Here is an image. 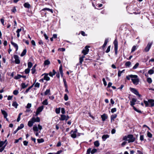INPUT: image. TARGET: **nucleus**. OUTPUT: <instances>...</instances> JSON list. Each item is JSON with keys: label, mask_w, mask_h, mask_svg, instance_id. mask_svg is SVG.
<instances>
[{"label": "nucleus", "mask_w": 154, "mask_h": 154, "mask_svg": "<svg viewBox=\"0 0 154 154\" xmlns=\"http://www.w3.org/2000/svg\"><path fill=\"white\" fill-rule=\"evenodd\" d=\"M123 140H127L128 143L133 142L135 140V138L134 137L132 134L128 135V136H124L123 138Z\"/></svg>", "instance_id": "1"}, {"label": "nucleus", "mask_w": 154, "mask_h": 154, "mask_svg": "<svg viewBox=\"0 0 154 154\" xmlns=\"http://www.w3.org/2000/svg\"><path fill=\"white\" fill-rule=\"evenodd\" d=\"M130 76L133 83L135 85H137L139 82V79L138 78V76L136 75H131Z\"/></svg>", "instance_id": "2"}, {"label": "nucleus", "mask_w": 154, "mask_h": 154, "mask_svg": "<svg viewBox=\"0 0 154 154\" xmlns=\"http://www.w3.org/2000/svg\"><path fill=\"white\" fill-rule=\"evenodd\" d=\"M144 103L146 107L150 106L152 107L154 106V100L149 99L148 101L144 100Z\"/></svg>", "instance_id": "3"}, {"label": "nucleus", "mask_w": 154, "mask_h": 154, "mask_svg": "<svg viewBox=\"0 0 154 154\" xmlns=\"http://www.w3.org/2000/svg\"><path fill=\"white\" fill-rule=\"evenodd\" d=\"M77 130L76 129H75L74 131L72 130L71 131V137L74 138H75L76 137V133H77Z\"/></svg>", "instance_id": "4"}, {"label": "nucleus", "mask_w": 154, "mask_h": 154, "mask_svg": "<svg viewBox=\"0 0 154 154\" xmlns=\"http://www.w3.org/2000/svg\"><path fill=\"white\" fill-rule=\"evenodd\" d=\"M152 42H149L148 45H147L146 47L144 49V51L146 52H147L149 51V50L152 45Z\"/></svg>", "instance_id": "5"}, {"label": "nucleus", "mask_w": 154, "mask_h": 154, "mask_svg": "<svg viewBox=\"0 0 154 154\" xmlns=\"http://www.w3.org/2000/svg\"><path fill=\"white\" fill-rule=\"evenodd\" d=\"M89 47H90L89 46H86L85 47V49L82 50V53L84 55H86V54H88V53L89 51V49H88V48Z\"/></svg>", "instance_id": "6"}, {"label": "nucleus", "mask_w": 154, "mask_h": 154, "mask_svg": "<svg viewBox=\"0 0 154 154\" xmlns=\"http://www.w3.org/2000/svg\"><path fill=\"white\" fill-rule=\"evenodd\" d=\"M130 91L133 93H134L135 94L139 96V97H140L141 95L139 94L138 92L135 89L133 88H130Z\"/></svg>", "instance_id": "7"}, {"label": "nucleus", "mask_w": 154, "mask_h": 154, "mask_svg": "<svg viewBox=\"0 0 154 154\" xmlns=\"http://www.w3.org/2000/svg\"><path fill=\"white\" fill-rule=\"evenodd\" d=\"M14 58L15 59V62L16 64H19L20 63V60L19 59V57L17 55H14Z\"/></svg>", "instance_id": "8"}, {"label": "nucleus", "mask_w": 154, "mask_h": 154, "mask_svg": "<svg viewBox=\"0 0 154 154\" xmlns=\"http://www.w3.org/2000/svg\"><path fill=\"white\" fill-rule=\"evenodd\" d=\"M114 50H117L118 48V42L116 39H115L114 42Z\"/></svg>", "instance_id": "9"}, {"label": "nucleus", "mask_w": 154, "mask_h": 154, "mask_svg": "<svg viewBox=\"0 0 154 154\" xmlns=\"http://www.w3.org/2000/svg\"><path fill=\"white\" fill-rule=\"evenodd\" d=\"M101 118L103 121H105L106 119L107 118V116L106 114H103L101 116Z\"/></svg>", "instance_id": "10"}, {"label": "nucleus", "mask_w": 154, "mask_h": 154, "mask_svg": "<svg viewBox=\"0 0 154 154\" xmlns=\"http://www.w3.org/2000/svg\"><path fill=\"white\" fill-rule=\"evenodd\" d=\"M136 101V100L135 98H133L131 101H130L131 105L133 107Z\"/></svg>", "instance_id": "11"}, {"label": "nucleus", "mask_w": 154, "mask_h": 154, "mask_svg": "<svg viewBox=\"0 0 154 154\" xmlns=\"http://www.w3.org/2000/svg\"><path fill=\"white\" fill-rule=\"evenodd\" d=\"M50 11L51 13H53V10L52 9H50L48 8H45L41 10V11Z\"/></svg>", "instance_id": "12"}, {"label": "nucleus", "mask_w": 154, "mask_h": 154, "mask_svg": "<svg viewBox=\"0 0 154 154\" xmlns=\"http://www.w3.org/2000/svg\"><path fill=\"white\" fill-rule=\"evenodd\" d=\"M11 44L16 48V51H17L18 48L17 45L12 41L11 42Z\"/></svg>", "instance_id": "13"}, {"label": "nucleus", "mask_w": 154, "mask_h": 154, "mask_svg": "<svg viewBox=\"0 0 154 154\" xmlns=\"http://www.w3.org/2000/svg\"><path fill=\"white\" fill-rule=\"evenodd\" d=\"M44 79L48 81L50 80V78L49 76H48V74H45V75L44 77Z\"/></svg>", "instance_id": "14"}, {"label": "nucleus", "mask_w": 154, "mask_h": 154, "mask_svg": "<svg viewBox=\"0 0 154 154\" xmlns=\"http://www.w3.org/2000/svg\"><path fill=\"white\" fill-rule=\"evenodd\" d=\"M1 112L2 114L4 115V117L6 118L7 116V114L6 112L4 110H1Z\"/></svg>", "instance_id": "15"}, {"label": "nucleus", "mask_w": 154, "mask_h": 154, "mask_svg": "<svg viewBox=\"0 0 154 154\" xmlns=\"http://www.w3.org/2000/svg\"><path fill=\"white\" fill-rule=\"evenodd\" d=\"M109 137V135L108 134L103 135L102 137V139L103 141H105Z\"/></svg>", "instance_id": "16"}, {"label": "nucleus", "mask_w": 154, "mask_h": 154, "mask_svg": "<svg viewBox=\"0 0 154 154\" xmlns=\"http://www.w3.org/2000/svg\"><path fill=\"white\" fill-rule=\"evenodd\" d=\"M56 73V72L54 69L53 70L52 72H50L49 73V75L51 77H53V76Z\"/></svg>", "instance_id": "17"}, {"label": "nucleus", "mask_w": 154, "mask_h": 154, "mask_svg": "<svg viewBox=\"0 0 154 154\" xmlns=\"http://www.w3.org/2000/svg\"><path fill=\"white\" fill-rule=\"evenodd\" d=\"M44 108L43 106H42L39 107L37 109V111L38 112H40L42 111Z\"/></svg>", "instance_id": "18"}, {"label": "nucleus", "mask_w": 154, "mask_h": 154, "mask_svg": "<svg viewBox=\"0 0 154 154\" xmlns=\"http://www.w3.org/2000/svg\"><path fill=\"white\" fill-rule=\"evenodd\" d=\"M59 71H60V74H61V76L62 77H63V73L62 67V66L61 65L60 66V67Z\"/></svg>", "instance_id": "19"}, {"label": "nucleus", "mask_w": 154, "mask_h": 154, "mask_svg": "<svg viewBox=\"0 0 154 154\" xmlns=\"http://www.w3.org/2000/svg\"><path fill=\"white\" fill-rule=\"evenodd\" d=\"M66 116L65 115H61L60 120H66Z\"/></svg>", "instance_id": "20"}, {"label": "nucleus", "mask_w": 154, "mask_h": 154, "mask_svg": "<svg viewBox=\"0 0 154 154\" xmlns=\"http://www.w3.org/2000/svg\"><path fill=\"white\" fill-rule=\"evenodd\" d=\"M22 29H18L16 31V32L17 33V36L18 38H19L20 36V32L21 31Z\"/></svg>", "instance_id": "21"}, {"label": "nucleus", "mask_w": 154, "mask_h": 154, "mask_svg": "<svg viewBox=\"0 0 154 154\" xmlns=\"http://www.w3.org/2000/svg\"><path fill=\"white\" fill-rule=\"evenodd\" d=\"M108 42V41L107 40H106L105 41L104 44H103V45L102 46V48L104 49L105 47L106 46V45H107V43Z\"/></svg>", "instance_id": "22"}, {"label": "nucleus", "mask_w": 154, "mask_h": 154, "mask_svg": "<svg viewBox=\"0 0 154 154\" xmlns=\"http://www.w3.org/2000/svg\"><path fill=\"white\" fill-rule=\"evenodd\" d=\"M26 53V49H24L23 51L22 52V53L21 54V56L23 57L24 55H25Z\"/></svg>", "instance_id": "23"}, {"label": "nucleus", "mask_w": 154, "mask_h": 154, "mask_svg": "<svg viewBox=\"0 0 154 154\" xmlns=\"http://www.w3.org/2000/svg\"><path fill=\"white\" fill-rule=\"evenodd\" d=\"M33 124V123L31 120L28 122V125L29 127H31L32 126Z\"/></svg>", "instance_id": "24"}, {"label": "nucleus", "mask_w": 154, "mask_h": 154, "mask_svg": "<svg viewBox=\"0 0 154 154\" xmlns=\"http://www.w3.org/2000/svg\"><path fill=\"white\" fill-rule=\"evenodd\" d=\"M24 6L25 8H29L30 5L28 3H25L24 4Z\"/></svg>", "instance_id": "25"}, {"label": "nucleus", "mask_w": 154, "mask_h": 154, "mask_svg": "<svg viewBox=\"0 0 154 154\" xmlns=\"http://www.w3.org/2000/svg\"><path fill=\"white\" fill-rule=\"evenodd\" d=\"M117 117V115L116 114H114L113 115H112L111 116V120L112 121V120H114V119H115Z\"/></svg>", "instance_id": "26"}, {"label": "nucleus", "mask_w": 154, "mask_h": 154, "mask_svg": "<svg viewBox=\"0 0 154 154\" xmlns=\"http://www.w3.org/2000/svg\"><path fill=\"white\" fill-rule=\"evenodd\" d=\"M12 105L13 106L17 108L18 104L16 102H13Z\"/></svg>", "instance_id": "27"}, {"label": "nucleus", "mask_w": 154, "mask_h": 154, "mask_svg": "<svg viewBox=\"0 0 154 154\" xmlns=\"http://www.w3.org/2000/svg\"><path fill=\"white\" fill-rule=\"evenodd\" d=\"M94 145L96 147H98L99 146L100 143L98 141H96L94 142Z\"/></svg>", "instance_id": "28"}, {"label": "nucleus", "mask_w": 154, "mask_h": 154, "mask_svg": "<svg viewBox=\"0 0 154 154\" xmlns=\"http://www.w3.org/2000/svg\"><path fill=\"white\" fill-rule=\"evenodd\" d=\"M21 77V75H20L18 74L17 76L14 77V79H20Z\"/></svg>", "instance_id": "29"}, {"label": "nucleus", "mask_w": 154, "mask_h": 154, "mask_svg": "<svg viewBox=\"0 0 154 154\" xmlns=\"http://www.w3.org/2000/svg\"><path fill=\"white\" fill-rule=\"evenodd\" d=\"M24 125L23 124H21L20 125V126H18L17 128L18 130H19L22 129L24 127Z\"/></svg>", "instance_id": "30"}, {"label": "nucleus", "mask_w": 154, "mask_h": 154, "mask_svg": "<svg viewBox=\"0 0 154 154\" xmlns=\"http://www.w3.org/2000/svg\"><path fill=\"white\" fill-rule=\"evenodd\" d=\"M125 71V69L123 70L122 71H121L120 70L119 71L118 73V75L119 77H120L121 75V74L123 73L124 71Z\"/></svg>", "instance_id": "31"}, {"label": "nucleus", "mask_w": 154, "mask_h": 154, "mask_svg": "<svg viewBox=\"0 0 154 154\" xmlns=\"http://www.w3.org/2000/svg\"><path fill=\"white\" fill-rule=\"evenodd\" d=\"M32 66V63L31 62H29L28 63V68L30 69Z\"/></svg>", "instance_id": "32"}, {"label": "nucleus", "mask_w": 154, "mask_h": 154, "mask_svg": "<svg viewBox=\"0 0 154 154\" xmlns=\"http://www.w3.org/2000/svg\"><path fill=\"white\" fill-rule=\"evenodd\" d=\"M38 142L39 143H43L44 141V140L42 138H41L40 139H37Z\"/></svg>", "instance_id": "33"}, {"label": "nucleus", "mask_w": 154, "mask_h": 154, "mask_svg": "<svg viewBox=\"0 0 154 154\" xmlns=\"http://www.w3.org/2000/svg\"><path fill=\"white\" fill-rule=\"evenodd\" d=\"M63 81L64 82V85L65 87H66L67 86V85L66 82V80L65 79L63 78Z\"/></svg>", "instance_id": "34"}, {"label": "nucleus", "mask_w": 154, "mask_h": 154, "mask_svg": "<svg viewBox=\"0 0 154 154\" xmlns=\"http://www.w3.org/2000/svg\"><path fill=\"white\" fill-rule=\"evenodd\" d=\"M21 86L22 88H24L27 87V85H26L25 83H22L21 84Z\"/></svg>", "instance_id": "35"}, {"label": "nucleus", "mask_w": 154, "mask_h": 154, "mask_svg": "<svg viewBox=\"0 0 154 154\" xmlns=\"http://www.w3.org/2000/svg\"><path fill=\"white\" fill-rule=\"evenodd\" d=\"M154 72V71L152 69H150L148 71V73L150 75L153 74Z\"/></svg>", "instance_id": "36"}, {"label": "nucleus", "mask_w": 154, "mask_h": 154, "mask_svg": "<svg viewBox=\"0 0 154 154\" xmlns=\"http://www.w3.org/2000/svg\"><path fill=\"white\" fill-rule=\"evenodd\" d=\"M50 89H47V90L45 92V95H47L48 94H50Z\"/></svg>", "instance_id": "37"}, {"label": "nucleus", "mask_w": 154, "mask_h": 154, "mask_svg": "<svg viewBox=\"0 0 154 154\" xmlns=\"http://www.w3.org/2000/svg\"><path fill=\"white\" fill-rule=\"evenodd\" d=\"M147 82L149 84L151 83L152 82V79L150 78H148L147 79Z\"/></svg>", "instance_id": "38"}, {"label": "nucleus", "mask_w": 154, "mask_h": 154, "mask_svg": "<svg viewBox=\"0 0 154 154\" xmlns=\"http://www.w3.org/2000/svg\"><path fill=\"white\" fill-rule=\"evenodd\" d=\"M60 108H57L55 109L56 112L57 114H59L60 112Z\"/></svg>", "instance_id": "39"}, {"label": "nucleus", "mask_w": 154, "mask_h": 154, "mask_svg": "<svg viewBox=\"0 0 154 154\" xmlns=\"http://www.w3.org/2000/svg\"><path fill=\"white\" fill-rule=\"evenodd\" d=\"M139 65V63H137L135 65L133 66V69H135L137 68Z\"/></svg>", "instance_id": "40"}, {"label": "nucleus", "mask_w": 154, "mask_h": 154, "mask_svg": "<svg viewBox=\"0 0 154 154\" xmlns=\"http://www.w3.org/2000/svg\"><path fill=\"white\" fill-rule=\"evenodd\" d=\"M30 72V69L28 68L26 69L25 70V73L26 74H28Z\"/></svg>", "instance_id": "41"}, {"label": "nucleus", "mask_w": 154, "mask_h": 154, "mask_svg": "<svg viewBox=\"0 0 154 154\" xmlns=\"http://www.w3.org/2000/svg\"><path fill=\"white\" fill-rule=\"evenodd\" d=\"M42 103L44 105H47L48 104V103L47 100V99L45 100Z\"/></svg>", "instance_id": "42"}, {"label": "nucleus", "mask_w": 154, "mask_h": 154, "mask_svg": "<svg viewBox=\"0 0 154 154\" xmlns=\"http://www.w3.org/2000/svg\"><path fill=\"white\" fill-rule=\"evenodd\" d=\"M64 100L66 101L68 99V97L66 94H64Z\"/></svg>", "instance_id": "43"}, {"label": "nucleus", "mask_w": 154, "mask_h": 154, "mask_svg": "<svg viewBox=\"0 0 154 154\" xmlns=\"http://www.w3.org/2000/svg\"><path fill=\"white\" fill-rule=\"evenodd\" d=\"M131 65V63L130 61H128L125 63L126 66H129Z\"/></svg>", "instance_id": "44"}, {"label": "nucleus", "mask_w": 154, "mask_h": 154, "mask_svg": "<svg viewBox=\"0 0 154 154\" xmlns=\"http://www.w3.org/2000/svg\"><path fill=\"white\" fill-rule=\"evenodd\" d=\"M33 130L34 131H38V127L36 126H34L33 128Z\"/></svg>", "instance_id": "45"}, {"label": "nucleus", "mask_w": 154, "mask_h": 154, "mask_svg": "<svg viewBox=\"0 0 154 154\" xmlns=\"http://www.w3.org/2000/svg\"><path fill=\"white\" fill-rule=\"evenodd\" d=\"M136 46H134L132 48L131 52H134L136 50Z\"/></svg>", "instance_id": "46"}, {"label": "nucleus", "mask_w": 154, "mask_h": 154, "mask_svg": "<svg viewBox=\"0 0 154 154\" xmlns=\"http://www.w3.org/2000/svg\"><path fill=\"white\" fill-rule=\"evenodd\" d=\"M147 136L149 137L150 138H151L152 137V134L149 131L147 132Z\"/></svg>", "instance_id": "47"}, {"label": "nucleus", "mask_w": 154, "mask_h": 154, "mask_svg": "<svg viewBox=\"0 0 154 154\" xmlns=\"http://www.w3.org/2000/svg\"><path fill=\"white\" fill-rule=\"evenodd\" d=\"M50 63V62L48 60H46L44 62V64L45 65H48Z\"/></svg>", "instance_id": "48"}, {"label": "nucleus", "mask_w": 154, "mask_h": 154, "mask_svg": "<svg viewBox=\"0 0 154 154\" xmlns=\"http://www.w3.org/2000/svg\"><path fill=\"white\" fill-rule=\"evenodd\" d=\"M133 109L136 112H137L139 113H141V111L140 110H138L137 109L135 106H133Z\"/></svg>", "instance_id": "49"}, {"label": "nucleus", "mask_w": 154, "mask_h": 154, "mask_svg": "<svg viewBox=\"0 0 154 154\" xmlns=\"http://www.w3.org/2000/svg\"><path fill=\"white\" fill-rule=\"evenodd\" d=\"M103 81V83L104 85L105 86H106L107 85V83L105 81V78H103L102 79Z\"/></svg>", "instance_id": "50"}, {"label": "nucleus", "mask_w": 154, "mask_h": 154, "mask_svg": "<svg viewBox=\"0 0 154 154\" xmlns=\"http://www.w3.org/2000/svg\"><path fill=\"white\" fill-rule=\"evenodd\" d=\"M97 151V149H93L91 150V154H94V153L96 152Z\"/></svg>", "instance_id": "51"}, {"label": "nucleus", "mask_w": 154, "mask_h": 154, "mask_svg": "<svg viewBox=\"0 0 154 154\" xmlns=\"http://www.w3.org/2000/svg\"><path fill=\"white\" fill-rule=\"evenodd\" d=\"M110 46H109L108 48H107V49H106V53H108V52H109L110 51Z\"/></svg>", "instance_id": "52"}, {"label": "nucleus", "mask_w": 154, "mask_h": 154, "mask_svg": "<svg viewBox=\"0 0 154 154\" xmlns=\"http://www.w3.org/2000/svg\"><path fill=\"white\" fill-rule=\"evenodd\" d=\"M40 86V83L38 82L36 83L35 85V87L36 88H39Z\"/></svg>", "instance_id": "53"}, {"label": "nucleus", "mask_w": 154, "mask_h": 154, "mask_svg": "<svg viewBox=\"0 0 154 154\" xmlns=\"http://www.w3.org/2000/svg\"><path fill=\"white\" fill-rule=\"evenodd\" d=\"M31 71H32V74H33L35 73V72L36 71V70H35V69L34 67H32V69H31Z\"/></svg>", "instance_id": "54"}, {"label": "nucleus", "mask_w": 154, "mask_h": 154, "mask_svg": "<svg viewBox=\"0 0 154 154\" xmlns=\"http://www.w3.org/2000/svg\"><path fill=\"white\" fill-rule=\"evenodd\" d=\"M18 93V91L17 90H15L14 91L13 93L14 95H17Z\"/></svg>", "instance_id": "55"}, {"label": "nucleus", "mask_w": 154, "mask_h": 154, "mask_svg": "<svg viewBox=\"0 0 154 154\" xmlns=\"http://www.w3.org/2000/svg\"><path fill=\"white\" fill-rule=\"evenodd\" d=\"M5 143V142H4L3 141H0V148L2 147Z\"/></svg>", "instance_id": "56"}, {"label": "nucleus", "mask_w": 154, "mask_h": 154, "mask_svg": "<svg viewBox=\"0 0 154 154\" xmlns=\"http://www.w3.org/2000/svg\"><path fill=\"white\" fill-rule=\"evenodd\" d=\"M32 86H31L29 87L25 91V93H27L29 90L32 87Z\"/></svg>", "instance_id": "57"}, {"label": "nucleus", "mask_w": 154, "mask_h": 154, "mask_svg": "<svg viewBox=\"0 0 154 154\" xmlns=\"http://www.w3.org/2000/svg\"><path fill=\"white\" fill-rule=\"evenodd\" d=\"M6 144L3 146L2 148L0 149V152H2L5 149L6 146Z\"/></svg>", "instance_id": "58"}, {"label": "nucleus", "mask_w": 154, "mask_h": 154, "mask_svg": "<svg viewBox=\"0 0 154 154\" xmlns=\"http://www.w3.org/2000/svg\"><path fill=\"white\" fill-rule=\"evenodd\" d=\"M116 108H112L111 109V112L112 113H113L114 112H116Z\"/></svg>", "instance_id": "59"}, {"label": "nucleus", "mask_w": 154, "mask_h": 154, "mask_svg": "<svg viewBox=\"0 0 154 154\" xmlns=\"http://www.w3.org/2000/svg\"><path fill=\"white\" fill-rule=\"evenodd\" d=\"M31 106V103H28L26 106L27 108L29 109Z\"/></svg>", "instance_id": "60"}, {"label": "nucleus", "mask_w": 154, "mask_h": 154, "mask_svg": "<svg viewBox=\"0 0 154 154\" xmlns=\"http://www.w3.org/2000/svg\"><path fill=\"white\" fill-rule=\"evenodd\" d=\"M140 140L141 141H143L144 140V136L143 135H141L140 136Z\"/></svg>", "instance_id": "61"}, {"label": "nucleus", "mask_w": 154, "mask_h": 154, "mask_svg": "<svg viewBox=\"0 0 154 154\" xmlns=\"http://www.w3.org/2000/svg\"><path fill=\"white\" fill-rule=\"evenodd\" d=\"M58 50L62 51H64L65 50V49L64 48H59Z\"/></svg>", "instance_id": "62"}, {"label": "nucleus", "mask_w": 154, "mask_h": 154, "mask_svg": "<svg viewBox=\"0 0 154 154\" xmlns=\"http://www.w3.org/2000/svg\"><path fill=\"white\" fill-rule=\"evenodd\" d=\"M31 121L33 122L34 123V122H36L35 118L34 117H32L31 119Z\"/></svg>", "instance_id": "63"}, {"label": "nucleus", "mask_w": 154, "mask_h": 154, "mask_svg": "<svg viewBox=\"0 0 154 154\" xmlns=\"http://www.w3.org/2000/svg\"><path fill=\"white\" fill-rule=\"evenodd\" d=\"M83 61V59L80 57L79 58V63L80 64H82Z\"/></svg>", "instance_id": "64"}]
</instances>
